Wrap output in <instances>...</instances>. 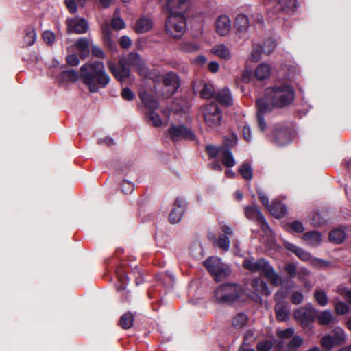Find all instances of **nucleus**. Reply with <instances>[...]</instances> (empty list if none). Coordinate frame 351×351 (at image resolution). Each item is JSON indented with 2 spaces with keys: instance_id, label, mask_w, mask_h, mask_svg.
I'll return each instance as SVG.
<instances>
[{
  "instance_id": "obj_1",
  "label": "nucleus",
  "mask_w": 351,
  "mask_h": 351,
  "mask_svg": "<svg viewBox=\"0 0 351 351\" xmlns=\"http://www.w3.org/2000/svg\"><path fill=\"white\" fill-rule=\"evenodd\" d=\"M80 78L90 93H97L109 84L110 77L102 62L94 61L83 64L80 69Z\"/></svg>"
},
{
  "instance_id": "obj_2",
  "label": "nucleus",
  "mask_w": 351,
  "mask_h": 351,
  "mask_svg": "<svg viewBox=\"0 0 351 351\" xmlns=\"http://www.w3.org/2000/svg\"><path fill=\"white\" fill-rule=\"evenodd\" d=\"M265 92L266 98L278 108H282L289 106L295 97L293 87L287 83L268 87Z\"/></svg>"
},
{
  "instance_id": "obj_3",
  "label": "nucleus",
  "mask_w": 351,
  "mask_h": 351,
  "mask_svg": "<svg viewBox=\"0 0 351 351\" xmlns=\"http://www.w3.org/2000/svg\"><path fill=\"white\" fill-rule=\"evenodd\" d=\"M242 265L244 269L251 272L263 271L265 277L273 286H278L282 282L281 277L275 271L269 261L264 258H259L256 261L253 258H246L243 261Z\"/></svg>"
},
{
  "instance_id": "obj_4",
  "label": "nucleus",
  "mask_w": 351,
  "mask_h": 351,
  "mask_svg": "<svg viewBox=\"0 0 351 351\" xmlns=\"http://www.w3.org/2000/svg\"><path fill=\"white\" fill-rule=\"evenodd\" d=\"M241 294L242 290L239 286L234 283H226L215 290L214 298L219 304H231L237 301Z\"/></svg>"
},
{
  "instance_id": "obj_5",
  "label": "nucleus",
  "mask_w": 351,
  "mask_h": 351,
  "mask_svg": "<svg viewBox=\"0 0 351 351\" xmlns=\"http://www.w3.org/2000/svg\"><path fill=\"white\" fill-rule=\"evenodd\" d=\"M204 266L215 281L218 282L225 280L231 272L230 268L216 256L208 257L204 261Z\"/></svg>"
},
{
  "instance_id": "obj_6",
  "label": "nucleus",
  "mask_w": 351,
  "mask_h": 351,
  "mask_svg": "<svg viewBox=\"0 0 351 351\" xmlns=\"http://www.w3.org/2000/svg\"><path fill=\"white\" fill-rule=\"evenodd\" d=\"M202 114L206 125L215 131H218L223 122V113L216 103L211 102L202 108Z\"/></svg>"
},
{
  "instance_id": "obj_7",
  "label": "nucleus",
  "mask_w": 351,
  "mask_h": 351,
  "mask_svg": "<svg viewBox=\"0 0 351 351\" xmlns=\"http://www.w3.org/2000/svg\"><path fill=\"white\" fill-rule=\"evenodd\" d=\"M186 27L184 14L180 12L176 15H168L165 22V30L168 35L174 38H180Z\"/></svg>"
},
{
  "instance_id": "obj_8",
  "label": "nucleus",
  "mask_w": 351,
  "mask_h": 351,
  "mask_svg": "<svg viewBox=\"0 0 351 351\" xmlns=\"http://www.w3.org/2000/svg\"><path fill=\"white\" fill-rule=\"evenodd\" d=\"M317 311L311 304H307L303 308H298L294 311L295 319L300 322L302 328L308 327L317 317Z\"/></svg>"
},
{
  "instance_id": "obj_9",
  "label": "nucleus",
  "mask_w": 351,
  "mask_h": 351,
  "mask_svg": "<svg viewBox=\"0 0 351 351\" xmlns=\"http://www.w3.org/2000/svg\"><path fill=\"white\" fill-rule=\"evenodd\" d=\"M167 136L173 142L183 139L193 141L195 138L193 132L184 125L172 124L167 130Z\"/></svg>"
},
{
  "instance_id": "obj_10",
  "label": "nucleus",
  "mask_w": 351,
  "mask_h": 351,
  "mask_svg": "<svg viewBox=\"0 0 351 351\" xmlns=\"http://www.w3.org/2000/svg\"><path fill=\"white\" fill-rule=\"evenodd\" d=\"M108 69L117 81L122 82L130 75V69L125 64L123 59L119 60L116 64L112 62H108Z\"/></svg>"
},
{
  "instance_id": "obj_11",
  "label": "nucleus",
  "mask_w": 351,
  "mask_h": 351,
  "mask_svg": "<svg viewBox=\"0 0 351 351\" xmlns=\"http://www.w3.org/2000/svg\"><path fill=\"white\" fill-rule=\"evenodd\" d=\"M67 27V33L71 34H84L87 32L88 28V23L87 21L81 17H75L68 19L66 21Z\"/></svg>"
},
{
  "instance_id": "obj_12",
  "label": "nucleus",
  "mask_w": 351,
  "mask_h": 351,
  "mask_svg": "<svg viewBox=\"0 0 351 351\" xmlns=\"http://www.w3.org/2000/svg\"><path fill=\"white\" fill-rule=\"evenodd\" d=\"M192 88L195 95L199 94L204 99H211L215 95L214 87L210 84L204 83L202 80L193 82Z\"/></svg>"
},
{
  "instance_id": "obj_13",
  "label": "nucleus",
  "mask_w": 351,
  "mask_h": 351,
  "mask_svg": "<svg viewBox=\"0 0 351 351\" xmlns=\"http://www.w3.org/2000/svg\"><path fill=\"white\" fill-rule=\"evenodd\" d=\"M293 132L288 128L275 129L272 136V143L278 146H284L291 141Z\"/></svg>"
},
{
  "instance_id": "obj_14",
  "label": "nucleus",
  "mask_w": 351,
  "mask_h": 351,
  "mask_svg": "<svg viewBox=\"0 0 351 351\" xmlns=\"http://www.w3.org/2000/svg\"><path fill=\"white\" fill-rule=\"evenodd\" d=\"M187 207L185 201L181 197H177L173 208L169 213V220L171 223H177L180 221Z\"/></svg>"
},
{
  "instance_id": "obj_15",
  "label": "nucleus",
  "mask_w": 351,
  "mask_h": 351,
  "mask_svg": "<svg viewBox=\"0 0 351 351\" xmlns=\"http://www.w3.org/2000/svg\"><path fill=\"white\" fill-rule=\"evenodd\" d=\"M161 79L163 85L169 88V95H173L178 91L180 86V82L176 73L173 72H168L162 75Z\"/></svg>"
},
{
  "instance_id": "obj_16",
  "label": "nucleus",
  "mask_w": 351,
  "mask_h": 351,
  "mask_svg": "<svg viewBox=\"0 0 351 351\" xmlns=\"http://www.w3.org/2000/svg\"><path fill=\"white\" fill-rule=\"evenodd\" d=\"M189 0H167L165 10L168 15H176L177 12L184 14Z\"/></svg>"
},
{
  "instance_id": "obj_17",
  "label": "nucleus",
  "mask_w": 351,
  "mask_h": 351,
  "mask_svg": "<svg viewBox=\"0 0 351 351\" xmlns=\"http://www.w3.org/2000/svg\"><path fill=\"white\" fill-rule=\"evenodd\" d=\"M276 318L278 322L287 321L289 317V304L285 300L277 301L274 306Z\"/></svg>"
},
{
  "instance_id": "obj_18",
  "label": "nucleus",
  "mask_w": 351,
  "mask_h": 351,
  "mask_svg": "<svg viewBox=\"0 0 351 351\" xmlns=\"http://www.w3.org/2000/svg\"><path fill=\"white\" fill-rule=\"evenodd\" d=\"M230 25V20L228 16H219L215 21L216 32L219 35L224 36L229 32Z\"/></svg>"
},
{
  "instance_id": "obj_19",
  "label": "nucleus",
  "mask_w": 351,
  "mask_h": 351,
  "mask_svg": "<svg viewBox=\"0 0 351 351\" xmlns=\"http://www.w3.org/2000/svg\"><path fill=\"white\" fill-rule=\"evenodd\" d=\"M256 107L257 109L256 114L260 115H263L271 112L274 108H276L272 103H270V101L266 98L265 95H264V98L257 99L256 101Z\"/></svg>"
},
{
  "instance_id": "obj_20",
  "label": "nucleus",
  "mask_w": 351,
  "mask_h": 351,
  "mask_svg": "<svg viewBox=\"0 0 351 351\" xmlns=\"http://www.w3.org/2000/svg\"><path fill=\"white\" fill-rule=\"evenodd\" d=\"M269 210L271 215L278 219L283 218L287 212V206L282 202L276 200L271 202Z\"/></svg>"
},
{
  "instance_id": "obj_21",
  "label": "nucleus",
  "mask_w": 351,
  "mask_h": 351,
  "mask_svg": "<svg viewBox=\"0 0 351 351\" xmlns=\"http://www.w3.org/2000/svg\"><path fill=\"white\" fill-rule=\"evenodd\" d=\"M217 102L225 106H230L232 104V97L231 96L230 90L228 88L224 87L219 90L215 95Z\"/></svg>"
},
{
  "instance_id": "obj_22",
  "label": "nucleus",
  "mask_w": 351,
  "mask_h": 351,
  "mask_svg": "<svg viewBox=\"0 0 351 351\" xmlns=\"http://www.w3.org/2000/svg\"><path fill=\"white\" fill-rule=\"evenodd\" d=\"M139 97L143 105L149 110H156L159 106L158 101L155 97L145 90L139 93Z\"/></svg>"
},
{
  "instance_id": "obj_23",
  "label": "nucleus",
  "mask_w": 351,
  "mask_h": 351,
  "mask_svg": "<svg viewBox=\"0 0 351 351\" xmlns=\"http://www.w3.org/2000/svg\"><path fill=\"white\" fill-rule=\"evenodd\" d=\"M251 285L255 292L258 294H261L264 296H269L271 294V291L267 284L260 278H254L252 280Z\"/></svg>"
},
{
  "instance_id": "obj_24",
  "label": "nucleus",
  "mask_w": 351,
  "mask_h": 351,
  "mask_svg": "<svg viewBox=\"0 0 351 351\" xmlns=\"http://www.w3.org/2000/svg\"><path fill=\"white\" fill-rule=\"evenodd\" d=\"M299 5L298 0H277L278 10L286 13L294 12Z\"/></svg>"
},
{
  "instance_id": "obj_25",
  "label": "nucleus",
  "mask_w": 351,
  "mask_h": 351,
  "mask_svg": "<svg viewBox=\"0 0 351 351\" xmlns=\"http://www.w3.org/2000/svg\"><path fill=\"white\" fill-rule=\"evenodd\" d=\"M221 152L222 164L228 168L234 167L236 162L230 147H228V146H222L221 147Z\"/></svg>"
},
{
  "instance_id": "obj_26",
  "label": "nucleus",
  "mask_w": 351,
  "mask_h": 351,
  "mask_svg": "<svg viewBox=\"0 0 351 351\" xmlns=\"http://www.w3.org/2000/svg\"><path fill=\"white\" fill-rule=\"evenodd\" d=\"M75 47L80 51V57L84 59L90 54L89 42L86 38H80L75 43Z\"/></svg>"
},
{
  "instance_id": "obj_27",
  "label": "nucleus",
  "mask_w": 351,
  "mask_h": 351,
  "mask_svg": "<svg viewBox=\"0 0 351 351\" xmlns=\"http://www.w3.org/2000/svg\"><path fill=\"white\" fill-rule=\"evenodd\" d=\"M244 213L245 217L248 219L256 222H257L261 217H263L260 209L256 205L245 206L244 208Z\"/></svg>"
},
{
  "instance_id": "obj_28",
  "label": "nucleus",
  "mask_w": 351,
  "mask_h": 351,
  "mask_svg": "<svg viewBox=\"0 0 351 351\" xmlns=\"http://www.w3.org/2000/svg\"><path fill=\"white\" fill-rule=\"evenodd\" d=\"M126 65H130L136 66L138 69H142L145 63L143 60L141 59L138 53L132 51L128 54L127 59L124 60Z\"/></svg>"
},
{
  "instance_id": "obj_29",
  "label": "nucleus",
  "mask_w": 351,
  "mask_h": 351,
  "mask_svg": "<svg viewBox=\"0 0 351 351\" xmlns=\"http://www.w3.org/2000/svg\"><path fill=\"white\" fill-rule=\"evenodd\" d=\"M153 26L151 19L147 18H141L137 20L135 25V31L138 34H143L149 32Z\"/></svg>"
},
{
  "instance_id": "obj_30",
  "label": "nucleus",
  "mask_w": 351,
  "mask_h": 351,
  "mask_svg": "<svg viewBox=\"0 0 351 351\" xmlns=\"http://www.w3.org/2000/svg\"><path fill=\"white\" fill-rule=\"evenodd\" d=\"M302 239L311 245L317 246L321 242V234L315 230L306 232L303 234Z\"/></svg>"
},
{
  "instance_id": "obj_31",
  "label": "nucleus",
  "mask_w": 351,
  "mask_h": 351,
  "mask_svg": "<svg viewBox=\"0 0 351 351\" xmlns=\"http://www.w3.org/2000/svg\"><path fill=\"white\" fill-rule=\"evenodd\" d=\"M249 25V20L246 15L243 14H239L237 16L234 27L238 32H243L247 30Z\"/></svg>"
},
{
  "instance_id": "obj_32",
  "label": "nucleus",
  "mask_w": 351,
  "mask_h": 351,
  "mask_svg": "<svg viewBox=\"0 0 351 351\" xmlns=\"http://www.w3.org/2000/svg\"><path fill=\"white\" fill-rule=\"evenodd\" d=\"M332 341L336 346H342L345 343L346 341V334L344 330L341 327L335 328L332 334Z\"/></svg>"
},
{
  "instance_id": "obj_33",
  "label": "nucleus",
  "mask_w": 351,
  "mask_h": 351,
  "mask_svg": "<svg viewBox=\"0 0 351 351\" xmlns=\"http://www.w3.org/2000/svg\"><path fill=\"white\" fill-rule=\"evenodd\" d=\"M270 74V67L267 64L262 63L255 69L254 75L258 80H263L267 78Z\"/></svg>"
},
{
  "instance_id": "obj_34",
  "label": "nucleus",
  "mask_w": 351,
  "mask_h": 351,
  "mask_svg": "<svg viewBox=\"0 0 351 351\" xmlns=\"http://www.w3.org/2000/svg\"><path fill=\"white\" fill-rule=\"evenodd\" d=\"M317 322L321 326H327L334 321V317L332 313L328 310L322 311L319 315L317 313Z\"/></svg>"
},
{
  "instance_id": "obj_35",
  "label": "nucleus",
  "mask_w": 351,
  "mask_h": 351,
  "mask_svg": "<svg viewBox=\"0 0 351 351\" xmlns=\"http://www.w3.org/2000/svg\"><path fill=\"white\" fill-rule=\"evenodd\" d=\"M134 316L131 312H127L121 316L119 325L124 330L130 328L134 323Z\"/></svg>"
},
{
  "instance_id": "obj_36",
  "label": "nucleus",
  "mask_w": 351,
  "mask_h": 351,
  "mask_svg": "<svg viewBox=\"0 0 351 351\" xmlns=\"http://www.w3.org/2000/svg\"><path fill=\"white\" fill-rule=\"evenodd\" d=\"M248 317L245 313L240 312L232 317V325L236 328L243 327L247 322Z\"/></svg>"
},
{
  "instance_id": "obj_37",
  "label": "nucleus",
  "mask_w": 351,
  "mask_h": 351,
  "mask_svg": "<svg viewBox=\"0 0 351 351\" xmlns=\"http://www.w3.org/2000/svg\"><path fill=\"white\" fill-rule=\"evenodd\" d=\"M329 240L335 243L340 244L345 239V232L339 228L333 229L329 233Z\"/></svg>"
},
{
  "instance_id": "obj_38",
  "label": "nucleus",
  "mask_w": 351,
  "mask_h": 351,
  "mask_svg": "<svg viewBox=\"0 0 351 351\" xmlns=\"http://www.w3.org/2000/svg\"><path fill=\"white\" fill-rule=\"evenodd\" d=\"M241 177L245 180H251L253 178V170L250 164L243 163L238 169Z\"/></svg>"
},
{
  "instance_id": "obj_39",
  "label": "nucleus",
  "mask_w": 351,
  "mask_h": 351,
  "mask_svg": "<svg viewBox=\"0 0 351 351\" xmlns=\"http://www.w3.org/2000/svg\"><path fill=\"white\" fill-rule=\"evenodd\" d=\"M213 52L218 57L225 60H229L231 58L230 50L223 44L215 47L213 49Z\"/></svg>"
},
{
  "instance_id": "obj_40",
  "label": "nucleus",
  "mask_w": 351,
  "mask_h": 351,
  "mask_svg": "<svg viewBox=\"0 0 351 351\" xmlns=\"http://www.w3.org/2000/svg\"><path fill=\"white\" fill-rule=\"evenodd\" d=\"M80 77V71L77 72L74 69L63 71L60 73V78L64 81L76 82Z\"/></svg>"
},
{
  "instance_id": "obj_41",
  "label": "nucleus",
  "mask_w": 351,
  "mask_h": 351,
  "mask_svg": "<svg viewBox=\"0 0 351 351\" xmlns=\"http://www.w3.org/2000/svg\"><path fill=\"white\" fill-rule=\"evenodd\" d=\"M36 39V34L35 29L33 27H27L25 29V34L24 36V41L27 46L32 45Z\"/></svg>"
},
{
  "instance_id": "obj_42",
  "label": "nucleus",
  "mask_w": 351,
  "mask_h": 351,
  "mask_svg": "<svg viewBox=\"0 0 351 351\" xmlns=\"http://www.w3.org/2000/svg\"><path fill=\"white\" fill-rule=\"evenodd\" d=\"M314 298L319 306H325L327 305L328 298L327 294L323 290H315L314 293Z\"/></svg>"
},
{
  "instance_id": "obj_43",
  "label": "nucleus",
  "mask_w": 351,
  "mask_h": 351,
  "mask_svg": "<svg viewBox=\"0 0 351 351\" xmlns=\"http://www.w3.org/2000/svg\"><path fill=\"white\" fill-rule=\"evenodd\" d=\"M304 342L303 339L299 335H293L291 339L287 344L288 350H291L300 347Z\"/></svg>"
},
{
  "instance_id": "obj_44",
  "label": "nucleus",
  "mask_w": 351,
  "mask_h": 351,
  "mask_svg": "<svg viewBox=\"0 0 351 351\" xmlns=\"http://www.w3.org/2000/svg\"><path fill=\"white\" fill-rule=\"evenodd\" d=\"M146 117L152 122L153 125L155 127H160L162 123L159 114L154 110H149V112L146 114Z\"/></svg>"
},
{
  "instance_id": "obj_45",
  "label": "nucleus",
  "mask_w": 351,
  "mask_h": 351,
  "mask_svg": "<svg viewBox=\"0 0 351 351\" xmlns=\"http://www.w3.org/2000/svg\"><path fill=\"white\" fill-rule=\"evenodd\" d=\"M276 334L280 339H289L294 335V329L293 328H287L285 330L277 329Z\"/></svg>"
},
{
  "instance_id": "obj_46",
  "label": "nucleus",
  "mask_w": 351,
  "mask_h": 351,
  "mask_svg": "<svg viewBox=\"0 0 351 351\" xmlns=\"http://www.w3.org/2000/svg\"><path fill=\"white\" fill-rule=\"evenodd\" d=\"M320 343L322 348L327 351L330 350L335 346H336L334 343L332 336L330 335H325L324 337H322Z\"/></svg>"
},
{
  "instance_id": "obj_47",
  "label": "nucleus",
  "mask_w": 351,
  "mask_h": 351,
  "mask_svg": "<svg viewBox=\"0 0 351 351\" xmlns=\"http://www.w3.org/2000/svg\"><path fill=\"white\" fill-rule=\"evenodd\" d=\"M262 46V50L263 53L267 55L270 54L276 47V43L274 40L271 38L267 39L264 41Z\"/></svg>"
},
{
  "instance_id": "obj_48",
  "label": "nucleus",
  "mask_w": 351,
  "mask_h": 351,
  "mask_svg": "<svg viewBox=\"0 0 351 351\" xmlns=\"http://www.w3.org/2000/svg\"><path fill=\"white\" fill-rule=\"evenodd\" d=\"M217 245L221 249L228 251L230 248V239L225 234H220L217 241Z\"/></svg>"
},
{
  "instance_id": "obj_49",
  "label": "nucleus",
  "mask_w": 351,
  "mask_h": 351,
  "mask_svg": "<svg viewBox=\"0 0 351 351\" xmlns=\"http://www.w3.org/2000/svg\"><path fill=\"white\" fill-rule=\"evenodd\" d=\"M274 346L272 341L269 340H263L258 342L256 345L258 351H269Z\"/></svg>"
},
{
  "instance_id": "obj_50",
  "label": "nucleus",
  "mask_w": 351,
  "mask_h": 351,
  "mask_svg": "<svg viewBox=\"0 0 351 351\" xmlns=\"http://www.w3.org/2000/svg\"><path fill=\"white\" fill-rule=\"evenodd\" d=\"M335 310L337 315H344L348 312L350 307L343 302H338L335 306Z\"/></svg>"
},
{
  "instance_id": "obj_51",
  "label": "nucleus",
  "mask_w": 351,
  "mask_h": 351,
  "mask_svg": "<svg viewBox=\"0 0 351 351\" xmlns=\"http://www.w3.org/2000/svg\"><path fill=\"white\" fill-rule=\"evenodd\" d=\"M261 45L255 46L251 53V60L253 62H258L261 58V54L263 53Z\"/></svg>"
},
{
  "instance_id": "obj_52",
  "label": "nucleus",
  "mask_w": 351,
  "mask_h": 351,
  "mask_svg": "<svg viewBox=\"0 0 351 351\" xmlns=\"http://www.w3.org/2000/svg\"><path fill=\"white\" fill-rule=\"evenodd\" d=\"M134 190V184L133 182L126 180H123L121 184V191L125 194L131 193Z\"/></svg>"
},
{
  "instance_id": "obj_53",
  "label": "nucleus",
  "mask_w": 351,
  "mask_h": 351,
  "mask_svg": "<svg viewBox=\"0 0 351 351\" xmlns=\"http://www.w3.org/2000/svg\"><path fill=\"white\" fill-rule=\"evenodd\" d=\"M90 51L91 52L92 56L95 58L100 59L106 58V55L103 50L97 45H92Z\"/></svg>"
},
{
  "instance_id": "obj_54",
  "label": "nucleus",
  "mask_w": 351,
  "mask_h": 351,
  "mask_svg": "<svg viewBox=\"0 0 351 351\" xmlns=\"http://www.w3.org/2000/svg\"><path fill=\"white\" fill-rule=\"evenodd\" d=\"M256 223H258L261 229L265 234H268L271 232V229L264 216L261 217V219H258Z\"/></svg>"
},
{
  "instance_id": "obj_55",
  "label": "nucleus",
  "mask_w": 351,
  "mask_h": 351,
  "mask_svg": "<svg viewBox=\"0 0 351 351\" xmlns=\"http://www.w3.org/2000/svg\"><path fill=\"white\" fill-rule=\"evenodd\" d=\"M256 193H257L258 199H259L260 202H261V204H263V206H264L265 208L269 209L270 204H269V198L267 196V195L261 189H258L256 191Z\"/></svg>"
},
{
  "instance_id": "obj_56",
  "label": "nucleus",
  "mask_w": 351,
  "mask_h": 351,
  "mask_svg": "<svg viewBox=\"0 0 351 351\" xmlns=\"http://www.w3.org/2000/svg\"><path fill=\"white\" fill-rule=\"evenodd\" d=\"M304 300V295L300 291H295L291 297V302L293 304L299 305Z\"/></svg>"
},
{
  "instance_id": "obj_57",
  "label": "nucleus",
  "mask_w": 351,
  "mask_h": 351,
  "mask_svg": "<svg viewBox=\"0 0 351 351\" xmlns=\"http://www.w3.org/2000/svg\"><path fill=\"white\" fill-rule=\"evenodd\" d=\"M43 38L48 45H52L55 41V35L51 31H45L43 33Z\"/></svg>"
},
{
  "instance_id": "obj_58",
  "label": "nucleus",
  "mask_w": 351,
  "mask_h": 351,
  "mask_svg": "<svg viewBox=\"0 0 351 351\" xmlns=\"http://www.w3.org/2000/svg\"><path fill=\"white\" fill-rule=\"evenodd\" d=\"M111 25L112 29L120 30L124 28L125 25L124 21L122 19L117 17L112 19Z\"/></svg>"
},
{
  "instance_id": "obj_59",
  "label": "nucleus",
  "mask_w": 351,
  "mask_h": 351,
  "mask_svg": "<svg viewBox=\"0 0 351 351\" xmlns=\"http://www.w3.org/2000/svg\"><path fill=\"white\" fill-rule=\"evenodd\" d=\"M205 149L209 157L211 158L217 157L221 151V148L219 149L212 145H207L205 147Z\"/></svg>"
},
{
  "instance_id": "obj_60",
  "label": "nucleus",
  "mask_w": 351,
  "mask_h": 351,
  "mask_svg": "<svg viewBox=\"0 0 351 351\" xmlns=\"http://www.w3.org/2000/svg\"><path fill=\"white\" fill-rule=\"evenodd\" d=\"M238 138L237 135L232 132L229 137L226 138V142L223 146H228V147H232L237 143Z\"/></svg>"
},
{
  "instance_id": "obj_61",
  "label": "nucleus",
  "mask_w": 351,
  "mask_h": 351,
  "mask_svg": "<svg viewBox=\"0 0 351 351\" xmlns=\"http://www.w3.org/2000/svg\"><path fill=\"white\" fill-rule=\"evenodd\" d=\"M285 270L289 275L291 278H294L297 275L296 266L291 263H287L285 265Z\"/></svg>"
},
{
  "instance_id": "obj_62",
  "label": "nucleus",
  "mask_w": 351,
  "mask_h": 351,
  "mask_svg": "<svg viewBox=\"0 0 351 351\" xmlns=\"http://www.w3.org/2000/svg\"><path fill=\"white\" fill-rule=\"evenodd\" d=\"M130 274H132L133 276L135 278V283L136 285H139L143 282V278L142 277V274L139 270V269L136 267H134L132 271L130 272Z\"/></svg>"
},
{
  "instance_id": "obj_63",
  "label": "nucleus",
  "mask_w": 351,
  "mask_h": 351,
  "mask_svg": "<svg viewBox=\"0 0 351 351\" xmlns=\"http://www.w3.org/2000/svg\"><path fill=\"white\" fill-rule=\"evenodd\" d=\"M291 230L297 233H302L304 230L303 224L299 221H294L289 224Z\"/></svg>"
},
{
  "instance_id": "obj_64",
  "label": "nucleus",
  "mask_w": 351,
  "mask_h": 351,
  "mask_svg": "<svg viewBox=\"0 0 351 351\" xmlns=\"http://www.w3.org/2000/svg\"><path fill=\"white\" fill-rule=\"evenodd\" d=\"M121 96L123 99L126 101H132L134 98V93L128 87H125L122 89Z\"/></svg>"
}]
</instances>
